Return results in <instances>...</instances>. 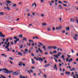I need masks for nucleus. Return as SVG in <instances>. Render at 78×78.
<instances>
[{"label": "nucleus", "instance_id": "obj_30", "mask_svg": "<svg viewBox=\"0 0 78 78\" xmlns=\"http://www.w3.org/2000/svg\"><path fill=\"white\" fill-rule=\"evenodd\" d=\"M7 42L6 41V42H5V43H4V44L5 45H6L7 46V45H8V43L7 44Z\"/></svg>", "mask_w": 78, "mask_h": 78}, {"label": "nucleus", "instance_id": "obj_14", "mask_svg": "<svg viewBox=\"0 0 78 78\" xmlns=\"http://www.w3.org/2000/svg\"><path fill=\"white\" fill-rule=\"evenodd\" d=\"M38 50H39V51H40V52H41V53H43V51H42V50H41V48H38Z\"/></svg>", "mask_w": 78, "mask_h": 78}, {"label": "nucleus", "instance_id": "obj_20", "mask_svg": "<svg viewBox=\"0 0 78 78\" xmlns=\"http://www.w3.org/2000/svg\"><path fill=\"white\" fill-rule=\"evenodd\" d=\"M13 39H16L17 40V39H19V38H17L16 36H14V37Z\"/></svg>", "mask_w": 78, "mask_h": 78}, {"label": "nucleus", "instance_id": "obj_28", "mask_svg": "<svg viewBox=\"0 0 78 78\" xmlns=\"http://www.w3.org/2000/svg\"><path fill=\"white\" fill-rule=\"evenodd\" d=\"M23 48V45H21V46L20 47V48L21 49V48Z\"/></svg>", "mask_w": 78, "mask_h": 78}, {"label": "nucleus", "instance_id": "obj_45", "mask_svg": "<svg viewBox=\"0 0 78 78\" xmlns=\"http://www.w3.org/2000/svg\"><path fill=\"white\" fill-rule=\"evenodd\" d=\"M61 58H62L63 59L64 58V55H63L62 56Z\"/></svg>", "mask_w": 78, "mask_h": 78}, {"label": "nucleus", "instance_id": "obj_52", "mask_svg": "<svg viewBox=\"0 0 78 78\" xmlns=\"http://www.w3.org/2000/svg\"><path fill=\"white\" fill-rule=\"evenodd\" d=\"M2 40H3V41H5V38H2Z\"/></svg>", "mask_w": 78, "mask_h": 78}, {"label": "nucleus", "instance_id": "obj_42", "mask_svg": "<svg viewBox=\"0 0 78 78\" xmlns=\"http://www.w3.org/2000/svg\"><path fill=\"white\" fill-rule=\"evenodd\" d=\"M67 68H69L70 69H71V67L70 66H67Z\"/></svg>", "mask_w": 78, "mask_h": 78}, {"label": "nucleus", "instance_id": "obj_47", "mask_svg": "<svg viewBox=\"0 0 78 78\" xmlns=\"http://www.w3.org/2000/svg\"><path fill=\"white\" fill-rule=\"evenodd\" d=\"M35 38L36 39H39V37H37L36 36L35 37Z\"/></svg>", "mask_w": 78, "mask_h": 78}, {"label": "nucleus", "instance_id": "obj_49", "mask_svg": "<svg viewBox=\"0 0 78 78\" xmlns=\"http://www.w3.org/2000/svg\"><path fill=\"white\" fill-rule=\"evenodd\" d=\"M44 2V0H41V3H42L43 2Z\"/></svg>", "mask_w": 78, "mask_h": 78}, {"label": "nucleus", "instance_id": "obj_26", "mask_svg": "<svg viewBox=\"0 0 78 78\" xmlns=\"http://www.w3.org/2000/svg\"><path fill=\"white\" fill-rule=\"evenodd\" d=\"M17 6V5H16V4H14L13 5H12V6H13V7H14V6Z\"/></svg>", "mask_w": 78, "mask_h": 78}, {"label": "nucleus", "instance_id": "obj_15", "mask_svg": "<svg viewBox=\"0 0 78 78\" xmlns=\"http://www.w3.org/2000/svg\"><path fill=\"white\" fill-rule=\"evenodd\" d=\"M52 47L54 50H56V49H57L58 48L55 46H52Z\"/></svg>", "mask_w": 78, "mask_h": 78}, {"label": "nucleus", "instance_id": "obj_50", "mask_svg": "<svg viewBox=\"0 0 78 78\" xmlns=\"http://www.w3.org/2000/svg\"><path fill=\"white\" fill-rule=\"evenodd\" d=\"M19 65L20 66H21L22 65V64H19Z\"/></svg>", "mask_w": 78, "mask_h": 78}, {"label": "nucleus", "instance_id": "obj_7", "mask_svg": "<svg viewBox=\"0 0 78 78\" xmlns=\"http://www.w3.org/2000/svg\"><path fill=\"white\" fill-rule=\"evenodd\" d=\"M66 30L67 31H69V30H70V27H66Z\"/></svg>", "mask_w": 78, "mask_h": 78}, {"label": "nucleus", "instance_id": "obj_33", "mask_svg": "<svg viewBox=\"0 0 78 78\" xmlns=\"http://www.w3.org/2000/svg\"><path fill=\"white\" fill-rule=\"evenodd\" d=\"M25 50L26 52H28V50L27 49H25Z\"/></svg>", "mask_w": 78, "mask_h": 78}, {"label": "nucleus", "instance_id": "obj_31", "mask_svg": "<svg viewBox=\"0 0 78 78\" xmlns=\"http://www.w3.org/2000/svg\"><path fill=\"white\" fill-rule=\"evenodd\" d=\"M58 3H61V4H62V2H61L60 1H59Z\"/></svg>", "mask_w": 78, "mask_h": 78}, {"label": "nucleus", "instance_id": "obj_38", "mask_svg": "<svg viewBox=\"0 0 78 78\" xmlns=\"http://www.w3.org/2000/svg\"><path fill=\"white\" fill-rule=\"evenodd\" d=\"M71 50L73 53H74V51H73V49H71Z\"/></svg>", "mask_w": 78, "mask_h": 78}, {"label": "nucleus", "instance_id": "obj_2", "mask_svg": "<svg viewBox=\"0 0 78 78\" xmlns=\"http://www.w3.org/2000/svg\"><path fill=\"white\" fill-rule=\"evenodd\" d=\"M61 55V52H60L58 53V55H54V57H55L57 59H58V57H59Z\"/></svg>", "mask_w": 78, "mask_h": 78}, {"label": "nucleus", "instance_id": "obj_19", "mask_svg": "<svg viewBox=\"0 0 78 78\" xmlns=\"http://www.w3.org/2000/svg\"><path fill=\"white\" fill-rule=\"evenodd\" d=\"M73 61V59L72 58L70 59L68 61V62H71V61Z\"/></svg>", "mask_w": 78, "mask_h": 78}, {"label": "nucleus", "instance_id": "obj_23", "mask_svg": "<svg viewBox=\"0 0 78 78\" xmlns=\"http://www.w3.org/2000/svg\"><path fill=\"white\" fill-rule=\"evenodd\" d=\"M42 25H43V26H45L46 25H47V23H43L42 24Z\"/></svg>", "mask_w": 78, "mask_h": 78}, {"label": "nucleus", "instance_id": "obj_10", "mask_svg": "<svg viewBox=\"0 0 78 78\" xmlns=\"http://www.w3.org/2000/svg\"><path fill=\"white\" fill-rule=\"evenodd\" d=\"M6 2L7 3H8L9 4V3H11V1L9 0L6 1Z\"/></svg>", "mask_w": 78, "mask_h": 78}, {"label": "nucleus", "instance_id": "obj_9", "mask_svg": "<svg viewBox=\"0 0 78 78\" xmlns=\"http://www.w3.org/2000/svg\"><path fill=\"white\" fill-rule=\"evenodd\" d=\"M23 41H27V39L25 37H24L23 39Z\"/></svg>", "mask_w": 78, "mask_h": 78}, {"label": "nucleus", "instance_id": "obj_64", "mask_svg": "<svg viewBox=\"0 0 78 78\" xmlns=\"http://www.w3.org/2000/svg\"><path fill=\"white\" fill-rule=\"evenodd\" d=\"M73 77L74 78H76V77H75V76L74 75L73 76Z\"/></svg>", "mask_w": 78, "mask_h": 78}, {"label": "nucleus", "instance_id": "obj_27", "mask_svg": "<svg viewBox=\"0 0 78 78\" xmlns=\"http://www.w3.org/2000/svg\"><path fill=\"white\" fill-rule=\"evenodd\" d=\"M38 44H40V45H42V46H44V45H43V44H42V43H41L38 42Z\"/></svg>", "mask_w": 78, "mask_h": 78}, {"label": "nucleus", "instance_id": "obj_54", "mask_svg": "<svg viewBox=\"0 0 78 78\" xmlns=\"http://www.w3.org/2000/svg\"><path fill=\"white\" fill-rule=\"evenodd\" d=\"M32 15H33V16H35V13H32Z\"/></svg>", "mask_w": 78, "mask_h": 78}, {"label": "nucleus", "instance_id": "obj_25", "mask_svg": "<svg viewBox=\"0 0 78 78\" xmlns=\"http://www.w3.org/2000/svg\"><path fill=\"white\" fill-rule=\"evenodd\" d=\"M18 54L20 55L21 56H22V53H21V52H19L18 53Z\"/></svg>", "mask_w": 78, "mask_h": 78}, {"label": "nucleus", "instance_id": "obj_1", "mask_svg": "<svg viewBox=\"0 0 78 78\" xmlns=\"http://www.w3.org/2000/svg\"><path fill=\"white\" fill-rule=\"evenodd\" d=\"M2 70L3 71L4 73H10L13 72L12 71H9L8 70V69L3 68L2 69Z\"/></svg>", "mask_w": 78, "mask_h": 78}, {"label": "nucleus", "instance_id": "obj_36", "mask_svg": "<svg viewBox=\"0 0 78 78\" xmlns=\"http://www.w3.org/2000/svg\"><path fill=\"white\" fill-rule=\"evenodd\" d=\"M47 30L48 31H51V29H50V28H48L47 29Z\"/></svg>", "mask_w": 78, "mask_h": 78}, {"label": "nucleus", "instance_id": "obj_35", "mask_svg": "<svg viewBox=\"0 0 78 78\" xmlns=\"http://www.w3.org/2000/svg\"><path fill=\"white\" fill-rule=\"evenodd\" d=\"M74 39L75 41H76V40H77V37H74Z\"/></svg>", "mask_w": 78, "mask_h": 78}, {"label": "nucleus", "instance_id": "obj_62", "mask_svg": "<svg viewBox=\"0 0 78 78\" xmlns=\"http://www.w3.org/2000/svg\"><path fill=\"white\" fill-rule=\"evenodd\" d=\"M30 11V9H27V12H29Z\"/></svg>", "mask_w": 78, "mask_h": 78}, {"label": "nucleus", "instance_id": "obj_16", "mask_svg": "<svg viewBox=\"0 0 78 78\" xmlns=\"http://www.w3.org/2000/svg\"><path fill=\"white\" fill-rule=\"evenodd\" d=\"M52 46H51L47 48L48 49H51L52 48Z\"/></svg>", "mask_w": 78, "mask_h": 78}, {"label": "nucleus", "instance_id": "obj_22", "mask_svg": "<svg viewBox=\"0 0 78 78\" xmlns=\"http://www.w3.org/2000/svg\"><path fill=\"white\" fill-rule=\"evenodd\" d=\"M70 72H66V75H67V74H68V75H70Z\"/></svg>", "mask_w": 78, "mask_h": 78}, {"label": "nucleus", "instance_id": "obj_3", "mask_svg": "<svg viewBox=\"0 0 78 78\" xmlns=\"http://www.w3.org/2000/svg\"><path fill=\"white\" fill-rule=\"evenodd\" d=\"M38 58H36V57H34V58L35 59H36L37 60V61H44V59H43L41 58V57L40 58H39L38 57H37Z\"/></svg>", "mask_w": 78, "mask_h": 78}, {"label": "nucleus", "instance_id": "obj_17", "mask_svg": "<svg viewBox=\"0 0 78 78\" xmlns=\"http://www.w3.org/2000/svg\"><path fill=\"white\" fill-rule=\"evenodd\" d=\"M31 60H32V64H34V63H35V62H34V60L33 59H31Z\"/></svg>", "mask_w": 78, "mask_h": 78}, {"label": "nucleus", "instance_id": "obj_24", "mask_svg": "<svg viewBox=\"0 0 78 78\" xmlns=\"http://www.w3.org/2000/svg\"><path fill=\"white\" fill-rule=\"evenodd\" d=\"M4 14V13L3 12H0V15H3Z\"/></svg>", "mask_w": 78, "mask_h": 78}, {"label": "nucleus", "instance_id": "obj_46", "mask_svg": "<svg viewBox=\"0 0 78 78\" xmlns=\"http://www.w3.org/2000/svg\"><path fill=\"white\" fill-rule=\"evenodd\" d=\"M63 6H67V5H66V4H63Z\"/></svg>", "mask_w": 78, "mask_h": 78}, {"label": "nucleus", "instance_id": "obj_55", "mask_svg": "<svg viewBox=\"0 0 78 78\" xmlns=\"http://www.w3.org/2000/svg\"><path fill=\"white\" fill-rule=\"evenodd\" d=\"M29 25V26H32V27H33V26L31 24H30Z\"/></svg>", "mask_w": 78, "mask_h": 78}, {"label": "nucleus", "instance_id": "obj_21", "mask_svg": "<svg viewBox=\"0 0 78 78\" xmlns=\"http://www.w3.org/2000/svg\"><path fill=\"white\" fill-rule=\"evenodd\" d=\"M19 37H23V35H22V34H20L19 35Z\"/></svg>", "mask_w": 78, "mask_h": 78}, {"label": "nucleus", "instance_id": "obj_53", "mask_svg": "<svg viewBox=\"0 0 78 78\" xmlns=\"http://www.w3.org/2000/svg\"><path fill=\"white\" fill-rule=\"evenodd\" d=\"M59 66H62V65H61V63H59Z\"/></svg>", "mask_w": 78, "mask_h": 78}, {"label": "nucleus", "instance_id": "obj_11", "mask_svg": "<svg viewBox=\"0 0 78 78\" xmlns=\"http://www.w3.org/2000/svg\"><path fill=\"white\" fill-rule=\"evenodd\" d=\"M19 41V38H17L16 40L14 42V43H17V41Z\"/></svg>", "mask_w": 78, "mask_h": 78}, {"label": "nucleus", "instance_id": "obj_5", "mask_svg": "<svg viewBox=\"0 0 78 78\" xmlns=\"http://www.w3.org/2000/svg\"><path fill=\"white\" fill-rule=\"evenodd\" d=\"M20 73L18 71H17L16 72H14L12 73V75H19Z\"/></svg>", "mask_w": 78, "mask_h": 78}, {"label": "nucleus", "instance_id": "obj_58", "mask_svg": "<svg viewBox=\"0 0 78 78\" xmlns=\"http://www.w3.org/2000/svg\"><path fill=\"white\" fill-rule=\"evenodd\" d=\"M28 72V73H31L30 72V71H27Z\"/></svg>", "mask_w": 78, "mask_h": 78}, {"label": "nucleus", "instance_id": "obj_4", "mask_svg": "<svg viewBox=\"0 0 78 78\" xmlns=\"http://www.w3.org/2000/svg\"><path fill=\"white\" fill-rule=\"evenodd\" d=\"M9 42H8V44H7V46L5 47V48L6 49H7V51H10V49L8 48V47H9Z\"/></svg>", "mask_w": 78, "mask_h": 78}, {"label": "nucleus", "instance_id": "obj_37", "mask_svg": "<svg viewBox=\"0 0 78 78\" xmlns=\"http://www.w3.org/2000/svg\"><path fill=\"white\" fill-rule=\"evenodd\" d=\"M8 41H9V38H7L6 39V42H8Z\"/></svg>", "mask_w": 78, "mask_h": 78}, {"label": "nucleus", "instance_id": "obj_18", "mask_svg": "<svg viewBox=\"0 0 78 78\" xmlns=\"http://www.w3.org/2000/svg\"><path fill=\"white\" fill-rule=\"evenodd\" d=\"M20 78H26L25 76H22V75H20Z\"/></svg>", "mask_w": 78, "mask_h": 78}, {"label": "nucleus", "instance_id": "obj_60", "mask_svg": "<svg viewBox=\"0 0 78 78\" xmlns=\"http://www.w3.org/2000/svg\"><path fill=\"white\" fill-rule=\"evenodd\" d=\"M51 3H54V1H51Z\"/></svg>", "mask_w": 78, "mask_h": 78}, {"label": "nucleus", "instance_id": "obj_61", "mask_svg": "<svg viewBox=\"0 0 78 78\" xmlns=\"http://www.w3.org/2000/svg\"><path fill=\"white\" fill-rule=\"evenodd\" d=\"M9 62H10V63H11V64H12V62L11 61H10Z\"/></svg>", "mask_w": 78, "mask_h": 78}, {"label": "nucleus", "instance_id": "obj_41", "mask_svg": "<svg viewBox=\"0 0 78 78\" xmlns=\"http://www.w3.org/2000/svg\"><path fill=\"white\" fill-rule=\"evenodd\" d=\"M41 17H44V14H41Z\"/></svg>", "mask_w": 78, "mask_h": 78}, {"label": "nucleus", "instance_id": "obj_59", "mask_svg": "<svg viewBox=\"0 0 78 78\" xmlns=\"http://www.w3.org/2000/svg\"><path fill=\"white\" fill-rule=\"evenodd\" d=\"M29 52L30 53H31V50L29 51Z\"/></svg>", "mask_w": 78, "mask_h": 78}, {"label": "nucleus", "instance_id": "obj_57", "mask_svg": "<svg viewBox=\"0 0 78 78\" xmlns=\"http://www.w3.org/2000/svg\"><path fill=\"white\" fill-rule=\"evenodd\" d=\"M36 53H39V51H38V50H37L36 51Z\"/></svg>", "mask_w": 78, "mask_h": 78}, {"label": "nucleus", "instance_id": "obj_6", "mask_svg": "<svg viewBox=\"0 0 78 78\" xmlns=\"http://www.w3.org/2000/svg\"><path fill=\"white\" fill-rule=\"evenodd\" d=\"M0 36L2 37H5V35H3V33H2V32H0Z\"/></svg>", "mask_w": 78, "mask_h": 78}, {"label": "nucleus", "instance_id": "obj_39", "mask_svg": "<svg viewBox=\"0 0 78 78\" xmlns=\"http://www.w3.org/2000/svg\"><path fill=\"white\" fill-rule=\"evenodd\" d=\"M9 59H10L11 60H14V59L12 58V57H9Z\"/></svg>", "mask_w": 78, "mask_h": 78}, {"label": "nucleus", "instance_id": "obj_63", "mask_svg": "<svg viewBox=\"0 0 78 78\" xmlns=\"http://www.w3.org/2000/svg\"><path fill=\"white\" fill-rule=\"evenodd\" d=\"M31 55L32 56H34V54H31Z\"/></svg>", "mask_w": 78, "mask_h": 78}, {"label": "nucleus", "instance_id": "obj_34", "mask_svg": "<svg viewBox=\"0 0 78 78\" xmlns=\"http://www.w3.org/2000/svg\"><path fill=\"white\" fill-rule=\"evenodd\" d=\"M69 58H67L66 59V61H67V62L69 61V60H69Z\"/></svg>", "mask_w": 78, "mask_h": 78}, {"label": "nucleus", "instance_id": "obj_29", "mask_svg": "<svg viewBox=\"0 0 78 78\" xmlns=\"http://www.w3.org/2000/svg\"><path fill=\"white\" fill-rule=\"evenodd\" d=\"M7 10H9L10 9V8L7 6Z\"/></svg>", "mask_w": 78, "mask_h": 78}, {"label": "nucleus", "instance_id": "obj_51", "mask_svg": "<svg viewBox=\"0 0 78 78\" xmlns=\"http://www.w3.org/2000/svg\"><path fill=\"white\" fill-rule=\"evenodd\" d=\"M61 26H59V27L58 28V29L60 30V29H61Z\"/></svg>", "mask_w": 78, "mask_h": 78}, {"label": "nucleus", "instance_id": "obj_56", "mask_svg": "<svg viewBox=\"0 0 78 78\" xmlns=\"http://www.w3.org/2000/svg\"><path fill=\"white\" fill-rule=\"evenodd\" d=\"M76 76H77V78H78V75H77L76 74H75Z\"/></svg>", "mask_w": 78, "mask_h": 78}, {"label": "nucleus", "instance_id": "obj_8", "mask_svg": "<svg viewBox=\"0 0 78 78\" xmlns=\"http://www.w3.org/2000/svg\"><path fill=\"white\" fill-rule=\"evenodd\" d=\"M50 64H46L44 66V67H48V66H50Z\"/></svg>", "mask_w": 78, "mask_h": 78}, {"label": "nucleus", "instance_id": "obj_44", "mask_svg": "<svg viewBox=\"0 0 78 78\" xmlns=\"http://www.w3.org/2000/svg\"><path fill=\"white\" fill-rule=\"evenodd\" d=\"M52 30L53 31H55V27H53L52 28Z\"/></svg>", "mask_w": 78, "mask_h": 78}, {"label": "nucleus", "instance_id": "obj_48", "mask_svg": "<svg viewBox=\"0 0 78 78\" xmlns=\"http://www.w3.org/2000/svg\"><path fill=\"white\" fill-rule=\"evenodd\" d=\"M63 2H64V3H68V2H66V1H64Z\"/></svg>", "mask_w": 78, "mask_h": 78}, {"label": "nucleus", "instance_id": "obj_40", "mask_svg": "<svg viewBox=\"0 0 78 78\" xmlns=\"http://www.w3.org/2000/svg\"><path fill=\"white\" fill-rule=\"evenodd\" d=\"M55 6H58V3H57V2L55 3Z\"/></svg>", "mask_w": 78, "mask_h": 78}, {"label": "nucleus", "instance_id": "obj_43", "mask_svg": "<svg viewBox=\"0 0 78 78\" xmlns=\"http://www.w3.org/2000/svg\"><path fill=\"white\" fill-rule=\"evenodd\" d=\"M45 48H46V47L45 46H44L43 47V49H44Z\"/></svg>", "mask_w": 78, "mask_h": 78}, {"label": "nucleus", "instance_id": "obj_32", "mask_svg": "<svg viewBox=\"0 0 78 78\" xmlns=\"http://www.w3.org/2000/svg\"><path fill=\"white\" fill-rule=\"evenodd\" d=\"M53 53H57V51H54L53 52Z\"/></svg>", "mask_w": 78, "mask_h": 78}, {"label": "nucleus", "instance_id": "obj_12", "mask_svg": "<svg viewBox=\"0 0 78 78\" xmlns=\"http://www.w3.org/2000/svg\"><path fill=\"white\" fill-rule=\"evenodd\" d=\"M70 21L72 22H75V21H74V20L72 18H71L70 20Z\"/></svg>", "mask_w": 78, "mask_h": 78}, {"label": "nucleus", "instance_id": "obj_13", "mask_svg": "<svg viewBox=\"0 0 78 78\" xmlns=\"http://www.w3.org/2000/svg\"><path fill=\"white\" fill-rule=\"evenodd\" d=\"M34 5H35V7H36V6H37V5H36V3L35 2L34 3L33 5H32V6L33 7V6H34Z\"/></svg>", "mask_w": 78, "mask_h": 78}]
</instances>
